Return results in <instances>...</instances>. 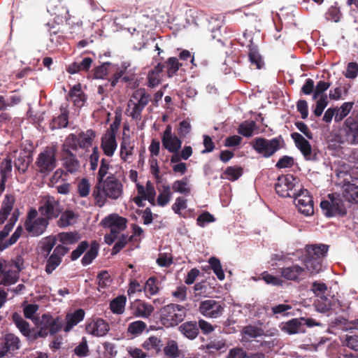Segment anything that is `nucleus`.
I'll use <instances>...</instances> for the list:
<instances>
[{
	"label": "nucleus",
	"mask_w": 358,
	"mask_h": 358,
	"mask_svg": "<svg viewBox=\"0 0 358 358\" xmlns=\"http://www.w3.org/2000/svg\"><path fill=\"white\" fill-rule=\"evenodd\" d=\"M329 250V245L325 244L310 245L306 247L303 263L306 268L298 264L278 268L280 276L287 280L300 282L307 276V271L310 274L318 273L322 269L323 257Z\"/></svg>",
	"instance_id": "nucleus-1"
},
{
	"label": "nucleus",
	"mask_w": 358,
	"mask_h": 358,
	"mask_svg": "<svg viewBox=\"0 0 358 358\" xmlns=\"http://www.w3.org/2000/svg\"><path fill=\"white\" fill-rule=\"evenodd\" d=\"M123 185L120 180L113 174L103 179L101 182L97 181L92 195L99 206H103L106 199L116 200L122 196Z\"/></svg>",
	"instance_id": "nucleus-2"
},
{
	"label": "nucleus",
	"mask_w": 358,
	"mask_h": 358,
	"mask_svg": "<svg viewBox=\"0 0 358 358\" xmlns=\"http://www.w3.org/2000/svg\"><path fill=\"white\" fill-rule=\"evenodd\" d=\"M187 315V308L180 304L169 303L160 309L159 320L166 328L178 326Z\"/></svg>",
	"instance_id": "nucleus-3"
},
{
	"label": "nucleus",
	"mask_w": 358,
	"mask_h": 358,
	"mask_svg": "<svg viewBox=\"0 0 358 358\" xmlns=\"http://www.w3.org/2000/svg\"><path fill=\"white\" fill-rule=\"evenodd\" d=\"M284 140L281 136L272 139L257 137L251 143L252 148L265 158L272 157L282 148Z\"/></svg>",
	"instance_id": "nucleus-4"
},
{
	"label": "nucleus",
	"mask_w": 358,
	"mask_h": 358,
	"mask_svg": "<svg viewBox=\"0 0 358 358\" xmlns=\"http://www.w3.org/2000/svg\"><path fill=\"white\" fill-rule=\"evenodd\" d=\"M57 149L48 146L41 152L35 162L36 170L43 176H48L57 166Z\"/></svg>",
	"instance_id": "nucleus-5"
},
{
	"label": "nucleus",
	"mask_w": 358,
	"mask_h": 358,
	"mask_svg": "<svg viewBox=\"0 0 358 358\" xmlns=\"http://www.w3.org/2000/svg\"><path fill=\"white\" fill-rule=\"evenodd\" d=\"M301 187L299 179L292 174L280 176L275 184V192L281 197L292 198Z\"/></svg>",
	"instance_id": "nucleus-6"
},
{
	"label": "nucleus",
	"mask_w": 358,
	"mask_h": 358,
	"mask_svg": "<svg viewBox=\"0 0 358 358\" xmlns=\"http://www.w3.org/2000/svg\"><path fill=\"white\" fill-rule=\"evenodd\" d=\"M328 199L320 203V208L326 217H343L347 214V209L339 194H329Z\"/></svg>",
	"instance_id": "nucleus-7"
},
{
	"label": "nucleus",
	"mask_w": 358,
	"mask_h": 358,
	"mask_svg": "<svg viewBox=\"0 0 358 358\" xmlns=\"http://www.w3.org/2000/svg\"><path fill=\"white\" fill-rule=\"evenodd\" d=\"M38 211L48 221L57 218L62 213V208L59 201L54 196L47 195L42 197Z\"/></svg>",
	"instance_id": "nucleus-8"
},
{
	"label": "nucleus",
	"mask_w": 358,
	"mask_h": 358,
	"mask_svg": "<svg viewBox=\"0 0 358 358\" xmlns=\"http://www.w3.org/2000/svg\"><path fill=\"white\" fill-rule=\"evenodd\" d=\"M224 308L223 301L207 299L200 303L199 312L206 317L215 319L222 315Z\"/></svg>",
	"instance_id": "nucleus-9"
},
{
	"label": "nucleus",
	"mask_w": 358,
	"mask_h": 358,
	"mask_svg": "<svg viewBox=\"0 0 358 358\" xmlns=\"http://www.w3.org/2000/svg\"><path fill=\"white\" fill-rule=\"evenodd\" d=\"M293 198L296 201V206L299 211L306 216L312 215L314 213L313 201L307 189L301 187Z\"/></svg>",
	"instance_id": "nucleus-10"
},
{
	"label": "nucleus",
	"mask_w": 358,
	"mask_h": 358,
	"mask_svg": "<svg viewBox=\"0 0 358 358\" xmlns=\"http://www.w3.org/2000/svg\"><path fill=\"white\" fill-rule=\"evenodd\" d=\"M115 67L113 69V71H112L113 75L109 79V82L110 83L112 87H115L119 81L127 83H130L134 80V74L129 73L127 71L129 67L130 66L129 62H124L120 66L116 64H115Z\"/></svg>",
	"instance_id": "nucleus-11"
},
{
	"label": "nucleus",
	"mask_w": 358,
	"mask_h": 358,
	"mask_svg": "<svg viewBox=\"0 0 358 358\" xmlns=\"http://www.w3.org/2000/svg\"><path fill=\"white\" fill-rule=\"evenodd\" d=\"M296 147L300 150L306 160L315 161L317 153L312 148L310 143L301 134L297 132L291 134Z\"/></svg>",
	"instance_id": "nucleus-12"
},
{
	"label": "nucleus",
	"mask_w": 358,
	"mask_h": 358,
	"mask_svg": "<svg viewBox=\"0 0 358 358\" xmlns=\"http://www.w3.org/2000/svg\"><path fill=\"white\" fill-rule=\"evenodd\" d=\"M162 146L171 153L178 152L182 146V140L172 134V127L166 125L162 136Z\"/></svg>",
	"instance_id": "nucleus-13"
},
{
	"label": "nucleus",
	"mask_w": 358,
	"mask_h": 358,
	"mask_svg": "<svg viewBox=\"0 0 358 358\" xmlns=\"http://www.w3.org/2000/svg\"><path fill=\"white\" fill-rule=\"evenodd\" d=\"M62 166L66 173L76 175L81 171V164L76 155L71 151L61 153Z\"/></svg>",
	"instance_id": "nucleus-14"
},
{
	"label": "nucleus",
	"mask_w": 358,
	"mask_h": 358,
	"mask_svg": "<svg viewBox=\"0 0 358 358\" xmlns=\"http://www.w3.org/2000/svg\"><path fill=\"white\" fill-rule=\"evenodd\" d=\"M343 132L348 143L358 144V120L352 116L348 117L344 122Z\"/></svg>",
	"instance_id": "nucleus-15"
},
{
	"label": "nucleus",
	"mask_w": 358,
	"mask_h": 358,
	"mask_svg": "<svg viewBox=\"0 0 358 358\" xmlns=\"http://www.w3.org/2000/svg\"><path fill=\"white\" fill-rule=\"evenodd\" d=\"M127 218L120 216L117 213H112L105 217L101 221V224L104 228L117 231L120 234L127 228Z\"/></svg>",
	"instance_id": "nucleus-16"
},
{
	"label": "nucleus",
	"mask_w": 358,
	"mask_h": 358,
	"mask_svg": "<svg viewBox=\"0 0 358 358\" xmlns=\"http://www.w3.org/2000/svg\"><path fill=\"white\" fill-rule=\"evenodd\" d=\"M49 221L44 217H40L33 221L26 220L24 227L31 236H39L46 230Z\"/></svg>",
	"instance_id": "nucleus-17"
},
{
	"label": "nucleus",
	"mask_w": 358,
	"mask_h": 358,
	"mask_svg": "<svg viewBox=\"0 0 358 358\" xmlns=\"http://www.w3.org/2000/svg\"><path fill=\"white\" fill-rule=\"evenodd\" d=\"M132 314L137 317L148 318L155 308L151 305L141 299H136L130 306Z\"/></svg>",
	"instance_id": "nucleus-18"
},
{
	"label": "nucleus",
	"mask_w": 358,
	"mask_h": 358,
	"mask_svg": "<svg viewBox=\"0 0 358 358\" xmlns=\"http://www.w3.org/2000/svg\"><path fill=\"white\" fill-rule=\"evenodd\" d=\"M15 159L14 162L15 168L20 173H25L32 162V154L30 150H22L19 152H15Z\"/></svg>",
	"instance_id": "nucleus-19"
},
{
	"label": "nucleus",
	"mask_w": 358,
	"mask_h": 358,
	"mask_svg": "<svg viewBox=\"0 0 358 358\" xmlns=\"http://www.w3.org/2000/svg\"><path fill=\"white\" fill-rule=\"evenodd\" d=\"M86 330L93 336H103L110 330L109 324L102 318H98L93 322L87 324Z\"/></svg>",
	"instance_id": "nucleus-20"
},
{
	"label": "nucleus",
	"mask_w": 358,
	"mask_h": 358,
	"mask_svg": "<svg viewBox=\"0 0 358 358\" xmlns=\"http://www.w3.org/2000/svg\"><path fill=\"white\" fill-rule=\"evenodd\" d=\"M86 95L82 91L81 85L78 83L73 86L66 96L67 100H71L75 106L81 108L84 106L86 101Z\"/></svg>",
	"instance_id": "nucleus-21"
},
{
	"label": "nucleus",
	"mask_w": 358,
	"mask_h": 358,
	"mask_svg": "<svg viewBox=\"0 0 358 358\" xmlns=\"http://www.w3.org/2000/svg\"><path fill=\"white\" fill-rule=\"evenodd\" d=\"M117 144L115 134L113 131L109 132L101 138V148L108 157H112L116 150Z\"/></svg>",
	"instance_id": "nucleus-22"
},
{
	"label": "nucleus",
	"mask_w": 358,
	"mask_h": 358,
	"mask_svg": "<svg viewBox=\"0 0 358 358\" xmlns=\"http://www.w3.org/2000/svg\"><path fill=\"white\" fill-rule=\"evenodd\" d=\"M303 317L293 318L281 324V330L288 334H296L305 332L303 323Z\"/></svg>",
	"instance_id": "nucleus-23"
},
{
	"label": "nucleus",
	"mask_w": 358,
	"mask_h": 358,
	"mask_svg": "<svg viewBox=\"0 0 358 358\" xmlns=\"http://www.w3.org/2000/svg\"><path fill=\"white\" fill-rule=\"evenodd\" d=\"M178 331L189 340L195 339L199 334L196 321H187L182 323L178 327Z\"/></svg>",
	"instance_id": "nucleus-24"
},
{
	"label": "nucleus",
	"mask_w": 358,
	"mask_h": 358,
	"mask_svg": "<svg viewBox=\"0 0 358 358\" xmlns=\"http://www.w3.org/2000/svg\"><path fill=\"white\" fill-rule=\"evenodd\" d=\"M343 197L350 203H358V181L348 182L342 187Z\"/></svg>",
	"instance_id": "nucleus-25"
},
{
	"label": "nucleus",
	"mask_w": 358,
	"mask_h": 358,
	"mask_svg": "<svg viewBox=\"0 0 358 358\" xmlns=\"http://www.w3.org/2000/svg\"><path fill=\"white\" fill-rule=\"evenodd\" d=\"M165 65L159 63L153 69L149 71L148 74V87L154 88L159 85L162 80V73L164 71Z\"/></svg>",
	"instance_id": "nucleus-26"
},
{
	"label": "nucleus",
	"mask_w": 358,
	"mask_h": 358,
	"mask_svg": "<svg viewBox=\"0 0 358 358\" xmlns=\"http://www.w3.org/2000/svg\"><path fill=\"white\" fill-rule=\"evenodd\" d=\"M134 150V142L131 141L129 136H123L122 142L120 143V159L127 162L129 157L132 156Z\"/></svg>",
	"instance_id": "nucleus-27"
},
{
	"label": "nucleus",
	"mask_w": 358,
	"mask_h": 358,
	"mask_svg": "<svg viewBox=\"0 0 358 358\" xmlns=\"http://www.w3.org/2000/svg\"><path fill=\"white\" fill-rule=\"evenodd\" d=\"M248 47L249 48L248 57L251 64L255 65L257 69H261L264 66V62L259 52L257 46L253 43L252 40H250Z\"/></svg>",
	"instance_id": "nucleus-28"
},
{
	"label": "nucleus",
	"mask_w": 358,
	"mask_h": 358,
	"mask_svg": "<svg viewBox=\"0 0 358 358\" xmlns=\"http://www.w3.org/2000/svg\"><path fill=\"white\" fill-rule=\"evenodd\" d=\"M85 311L83 309L79 308L73 313H68L66 315V324L64 327L65 332H69L71 329L83 320L85 317Z\"/></svg>",
	"instance_id": "nucleus-29"
},
{
	"label": "nucleus",
	"mask_w": 358,
	"mask_h": 358,
	"mask_svg": "<svg viewBox=\"0 0 358 358\" xmlns=\"http://www.w3.org/2000/svg\"><path fill=\"white\" fill-rule=\"evenodd\" d=\"M93 59L85 57L80 62H74L66 67V71L70 74H75L80 71H87L92 66Z\"/></svg>",
	"instance_id": "nucleus-30"
},
{
	"label": "nucleus",
	"mask_w": 358,
	"mask_h": 358,
	"mask_svg": "<svg viewBox=\"0 0 358 358\" xmlns=\"http://www.w3.org/2000/svg\"><path fill=\"white\" fill-rule=\"evenodd\" d=\"M136 188L138 195L142 196L144 200H148L151 204H154L156 192L150 181L147 182L145 188L140 184H137Z\"/></svg>",
	"instance_id": "nucleus-31"
},
{
	"label": "nucleus",
	"mask_w": 358,
	"mask_h": 358,
	"mask_svg": "<svg viewBox=\"0 0 358 358\" xmlns=\"http://www.w3.org/2000/svg\"><path fill=\"white\" fill-rule=\"evenodd\" d=\"M130 99L134 100L135 103L143 110L151 100V97L145 88H139L133 92Z\"/></svg>",
	"instance_id": "nucleus-32"
},
{
	"label": "nucleus",
	"mask_w": 358,
	"mask_h": 358,
	"mask_svg": "<svg viewBox=\"0 0 358 358\" xmlns=\"http://www.w3.org/2000/svg\"><path fill=\"white\" fill-rule=\"evenodd\" d=\"M12 321L14 322L17 328L19 329L20 333L26 337H29L31 334V329L29 328L30 325L28 322L24 320L22 315L15 312L12 314L11 316Z\"/></svg>",
	"instance_id": "nucleus-33"
},
{
	"label": "nucleus",
	"mask_w": 358,
	"mask_h": 358,
	"mask_svg": "<svg viewBox=\"0 0 358 358\" xmlns=\"http://www.w3.org/2000/svg\"><path fill=\"white\" fill-rule=\"evenodd\" d=\"M115 67V64L110 62H104L93 69L94 78L95 79H103L106 76L112 73Z\"/></svg>",
	"instance_id": "nucleus-34"
},
{
	"label": "nucleus",
	"mask_w": 358,
	"mask_h": 358,
	"mask_svg": "<svg viewBox=\"0 0 358 358\" xmlns=\"http://www.w3.org/2000/svg\"><path fill=\"white\" fill-rule=\"evenodd\" d=\"M80 148H87L92 145L93 138L95 137V133L92 129H88L85 132H80L77 136Z\"/></svg>",
	"instance_id": "nucleus-35"
},
{
	"label": "nucleus",
	"mask_w": 358,
	"mask_h": 358,
	"mask_svg": "<svg viewBox=\"0 0 358 358\" xmlns=\"http://www.w3.org/2000/svg\"><path fill=\"white\" fill-rule=\"evenodd\" d=\"M159 282L156 277H150L143 286V291L147 297L150 298L151 296L157 294L160 288L158 285Z\"/></svg>",
	"instance_id": "nucleus-36"
},
{
	"label": "nucleus",
	"mask_w": 358,
	"mask_h": 358,
	"mask_svg": "<svg viewBox=\"0 0 358 358\" xmlns=\"http://www.w3.org/2000/svg\"><path fill=\"white\" fill-rule=\"evenodd\" d=\"M163 346L162 341L155 336H151L148 338L143 343L142 347L146 350H153L159 353Z\"/></svg>",
	"instance_id": "nucleus-37"
},
{
	"label": "nucleus",
	"mask_w": 358,
	"mask_h": 358,
	"mask_svg": "<svg viewBox=\"0 0 358 358\" xmlns=\"http://www.w3.org/2000/svg\"><path fill=\"white\" fill-rule=\"evenodd\" d=\"M99 251V244L96 241L91 243L88 251L85 254L81 259L82 264L87 266L90 264L92 261L97 257Z\"/></svg>",
	"instance_id": "nucleus-38"
},
{
	"label": "nucleus",
	"mask_w": 358,
	"mask_h": 358,
	"mask_svg": "<svg viewBox=\"0 0 358 358\" xmlns=\"http://www.w3.org/2000/svg\"><path fill=\"white\" fill-rule=\"evenodd\" d=\"M127 298L124 295H120L111 301L110 308L113 313L122 314L124 311Z\"/></svg>",
	"instance_id": "nucleus-39"
},
{
	"label": "nucleus",
	"mask_w": 358,
	"mask_h": 358,
	"mask_svg": "<svg viewBox=\"0 0 358 358\" xmlns=\"http://www.w3.org/2000/svg\"><path fill=\"white\" fill-rule=\"evenodd\" d=\"M143 110L135 103V101L129 99L127 103L126 113L133 120H141L142 118V111Z\"/></svg>",
	"instance_id": "nucleus-40"
},
{
	"label": "nucleus",
	"mask_w": 358,
	"mask_h": 358,
	"mask_svg": "<svg viewBox=\"0 0 358 358\" xmlns=\"http://www.w3.org/2000/svg\"><path fill=\"white\" fill-rule=\"evenodd\" d=\"M76 217L73 210H65L62 212L59 219L57 220V225L61 228L67 227L73 224Z\"/></svg>",
	"instance_id": "nucleus-41"
},
{
	"label": "nucleus",
	"mask_w": 358,
	"mask_h": 358,
	"mask_svg": "<svg viewBox=\"0 0 358 358\" xmlns=\"http://www.w3.org/2000/svg\"><path fill=\"white\" fill-rule=\"evenodd\" d=\"M78 140L77 135L74 134H69L62 145L61 153H64L65 150L71 151L73 150L76 151L79 148Z\"/></svg>",
	"instance_id": "nucleus-42"
},
{
	"label": "nucleus",
	"mask_w": 358,
	"mask_h": 358,
	"mask_svg": "<svg viewBox=\"0 0 358 358\" xmlns=\"http://www.w3.org/2000/svg\"><path fill=\"white\" fill-rule=\"evenodd\" d=\"M163 351L169 358H178L180 354L178 343L174 340H169L164 346Z\"/></svg>",
	"instance_id": "nucleus-43"
},
{
	"label": "nucleus",
	"mask_w": 358,
	"mask_h": 358,
	"mask_svg": "<svg viewBox=\"0 0 358 358\" xmlns=\"http://www.w3.org/2000/svg\"><path fill=\"white\" fill-rule=\"evenodd\" d=\"M172 189L173 192H178L184 195H188L191 192V188L188 185L187 178H183L181 180H177L172 184Z\"/></svg>",
	"instance_id": "nucleus-44"
},
{
	"label": "nucleus",
	"mask_w": 358,
	"mask_h": 358,
	"mask_svg": "<svg viewBox=\"0 0 358 358\" xmlns=\"http://www.w3.org/2000/svg\"><path fill=\"white\" fill-rule=\"evenodd\" d=\"M353 105L354 102H345L339 108H336L335 122H339L342 121L350 113Z\"/></svg>",
	"instance_id": "nucleus-45"
},
{
	"label": "nucleus",
	"mask_w": 358,
	"mask_h": 358,
	"mask_svg": "<svg viewBox=\"0 0 358 358\" xmlns=\"http://www.w3.org/2000/svg\"><path fill=\"white\" fill-rule=\"evenodd\" d=\"M69 123V113L66 110H63L59 115L54 117L51 124L52 129L65 128Z\"/></svg>",
	"instance_id": "nucleus-46"
},
{
	"label": "nucleus",
	"mask_w": 358,
	"mask_h": 358,
	"mask_svg": "<svg viewBox=\"0 0 358 358\" xmlns=\"http://www.w3.org/2000/svg\"><path fill=\"white\" fill-rule=\"evenodd\" d=\"M255 128L256 122L255 121H245L239 125L238 132L241 135L249 138L252 136Z\"/></svg>",
	"instance_id": "nucleus-47"
},
{
	"label": "nucleus",
	"mask_w": 358,
	"mask_h": 358,
	"mask_svg": "<svg viewBox=\"0 0 358 358\" xmlns=\"http://www.w3.org/2000/svg\"><path fill=\"white\" fill-rule=\"evenodd\" d=\"M182 63L179 62L178 59L174 57H169L166 62V67L167 71V76L171 78L177 74L180 67L182 66Z\"/></svg>",
	"instance_id": "nucleus-48"
},
{
	"label": "nucleus",
	"mask_w": 358,
	"mask_h": 358,
	"mask_svg": "<svg viewBox=\"0 0 358 358\" xmlns=\"http://www.w3.org/2000/svg\"><path fill=\"white\" fill-rule=\"evenodd\" d=\"M96 281L98 289L101 291V289H104L110 285L112 279L107 271H101L96 276Z\"/></svg>",
	"instance_id": "nucleus-49"
},
{
	"label": "nucleus",
	"mask_w": 358,
	"mask_h": 358,
	"mask_svg": "<svg viewBox=\"0 0 358 358\" xmlns=\"http://www.w3.org/2000/svg\"><path fill=\"white\" fill-rule=\"evenodd\" d=\"M56 244V239L53 236H47L41 241V252L45 257H47Z\"/></svg>",
	"instance_id": "nucleus-50"
},
{
	"label": "nucleus",
	"mask_w": 358,
	"mask_h": 358,
	"mask_svg": "<svg viewBox=\"0 0 358 358\" xmlns=\"http://www.w3.org/2000/svg\"><path fill=\"white\" fill-rule=\"evenodd\" d=\"M208 263L217 278L220 280H223L225 276L220 259L212 257L208 259Z\"/></svg>",
	"instance_id": "nucleus-51"
},
{
	"label": "nucleus",
	"mask_w": 358,
	"mask_h": 358,
	"mask_svg": "<svg viewBox=\"0 0 358 358\" xmlns=\"http://www.w3.org/2000/svg\"><path fill=\"white\" fill-rule=\"evenodd\" d=\"M243 173V168L238 166H228L224 171L226 178L231 181L238 180Z\"/></svg>",
	"instance_id": "nucleus-52"
},
{
	"label": "nucleus",
	"mask_w": 358,
	"mask_h": 358,
	"mask_svg": "<svg viewBox=\"0 0 358 358\" xmlns=\"http://www.w3.org/2000/svg\"><path fill=\"white\" fill-rule=\"evenodd\" d=\"M80 235L77 232H62L59 234V241L63 244H74L80 239Z\"/></svg>",
	"instance_id": "nucleus-53"
},
{
	"label": "nucleus",
	"mask_w": 358,
	"mask_h": 358,
	"mask_svg": "<svg viewBox=\"0 0 358 358\" xmlns=\"http://www.w3.org/2000/svg\"><path fill=\"white\" fill-rule=\"evenodd\" d=\"M172 193L169 185H163V190L157 196V203L160 206H165L171 200Z\"/></svg>",
	"instance_id": "nucleus-54"
},
{
	"label": "nucleus",
	"mask_w": 358,
	"mask_h": 358,
	"mask_svg": "<svg viewBox=\"0 0 358 358\" xmlns=\"http://www.w3.org/2000/svg\"><path fill=\"white\" fill-rule=\"evenodd\" d=\"M13 226L11 224L7 223L3 229L0 231V251H3L6 248H9V245L8 243V240H5V238L9 235L10 232L13 229Z\"/></svg>",
	"instance_id": "nucleus-55"
},
{
	"label": "nucleus",
	"mask_w": 358,
	"mask_h": 358,
	"mask_svg": "<svg viewBox=\"0 0 358 358\" xmlns=\"http://www.w3.org/2000/svg\"><path fill=\"white\" fill-rule=\"evenodd\" d=\"M146 327L145 322L141 320L135 321L129 324L127 332L131 335L138 336L143 332Z\"/></svg>",
	"instance_id": "nucleus-56"
},
{
	"label": "nucleus",
	"mask_w": 358,
	"mask_h": 358,
	"mask_svg": "<svg viewBox=\"0 0 358 358\" xmlns=\"http://www.w3.org/2000/svg\"><path fill=\"white\" fill-rule=\"evenodd\" d=\"M3 340L5 341V345H8L6 347L7 350L15 351L20 348V339L15 335L8 334L5 336Z\"/></svg>",
	"instance_id": "nucleus-57"
},
{
	"label": "nucleus",
	"mask_w": 358,
	"mask_h": 358,
	"mask_svg": "<svg viewBox=\"0 0 358 358\" xmlns=\"http://www.w3.org/2000/svg\"><path fill=\"white\" fill-rule=\"evenodd\" d=\"M62 259L53 253L49 257L45 266V272L50 274L61 264Z\"/></svg>",
	"instance_id": "nucleus-58"
},
{
	"label": "nucleus",
	"mask_w": 358,
	"mask_h": 358,
	"mask_svg": "<svg viewBox=\"0 0 358 358\" xmlns=\"http://www.w3.org/2000/svg\"><path fill=\"white\" fill-rule=\"evenodd\" d=\"M227 345L224 340H214L211 341L206 345V348L210 353H214L217 351L226 349Z\"/></svg>",
	"instance_id": "nucleus-59"
},
{
	"label": "nucleus",
	"mask_w": 358,
	"mask_h": 358,
	"mask_svg": "<svg viewBox=\"0 0 358 358\" xmlns=\"http://www.w3.org/2000/svg\"><path fill=\"white\" fill-rule=\"evenodd\" d=\"M262 279L264 280L266 284L282 286L284 281L279 277L273 275L267 271H264L261 274Z\"/></svg>",
	"instance_id": "nucleus-60"
},
{
	"label": "nucleus",
	"mask_w": 358,
	"mask_h": 358,
	"mask_svg": "<svg viewBox=\"0 0 358 358\" xmlns=\"http://www.w3.org/2000/svg\"><path fill=\"white\" fill-rule=\"evenodd\" d=\"M12 160L7 157L4 159L0 166V176L1 178H8L12 171Z\"/></svg>",
	"instance_id": "nucleus-61"
},
{
	"label": "nucleus",
	"mask_w": 358,
	"mask_h": 358,
	"mask_svg": "<svg viewBox=\"0 0 358 358\" xmlns=\"http://www.w3.org/2000/svg\"><path fill=\"white\" fill-rule=\"evenodd\" d=\"M343 346H346L351 350L358 352V335H345L342 341Z\"/></svg>",
	"instance_id": "nucleus-62"
},
{
	"label": "nucleus",
	"mask_w": 358,
	"mask_h": 358,
	"mask_svg": "<svg viewBox=\"0 0 358 358\" xmlns=\"http://www.w3.org/2000/svg\"><path fill=\"white\" fill-rule=\"evenodd\" d=\"M133 236H131L129 238H127V236L122 234L120 238L118 239V241L115 243L114 245L111 254L113 255L117 254L120 252L122 249H123L128 241H131L132 240Z\"/></svg>",
	"instance_id": "nucleus-63"
},
{
	"label": "nucleus",
	"mask_w": 358,
	"mask_h": 358,
	"mask_svg": "<svg viewBox=\"0 0 358 358\" xmlns=\"http://www.w3.org/2000/svg\"><path fill=\"white\" fill-rule=\"evenodd\" d=\"M110 168V161L106 158H102L101 160L100 167L97 173V181L101 182L107 175Z\"/></svg>",
	"instance_id": "nucleus-64"
}]
</instances>
